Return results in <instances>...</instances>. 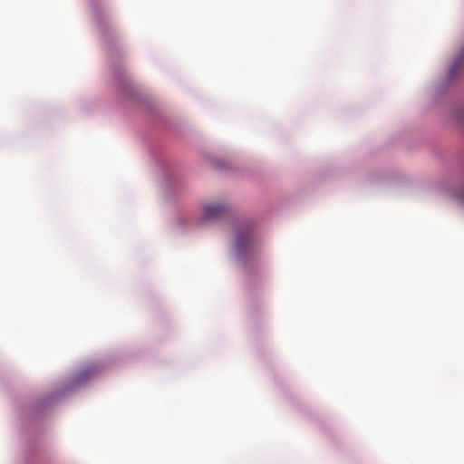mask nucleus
Wrapping results in <instances>:
<instances>
[{
    "label": "nucleus",
    "instance_id": "1",
    "mask_svg": "<svg viewBox=\"0 0 464 464\" xmlns=\"http://www.w3.org/2000/svg\"><path fill=\"white\" fill-rule=\"evenodd\" d=\"M227 208L223 204L208 203L203 207L202 218L204 220L217 219L223 217Z\"/></svg>",
    "mask_w": 464,
    "mask_h": 464
},
{
    "label": "nucleus",
    "instance_id": "2",
    "mask_svg": "<svg viewBox=\"0 0 464 464\" xmlns=\"http://www.w3.org/2000/svg\"><path fill=\"white\" fill-rule=\"evenodd\" d=\"M252 245V237L248 227L240 229L236 236V248L238 253H244Z\"/></svg>",
    "mask_w": 464,
    "mask_h": 464
},
{
    "label": "nucleus",
    "instance_id": "3",
    "mask_svg": "<svg viewBox=\"0 0 464 464\" xmlns=\"http://www.w3.org/2000/svg\"><path fill=\"white\" fill-rule=\"evenodd\" d=\"M455 69H456V67H455V66H454V67H452V70H451L450 73H453V71H454Z\"/></svg>",
    "mask_w": 464,
    "mask_h": 464
}]
</instances>
